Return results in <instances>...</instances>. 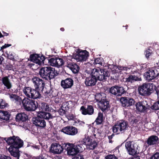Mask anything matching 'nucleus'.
Here are the masks:
<instances>
[{"mask_svg":"<svg viewBox=\"0 0 159 159\" xmlns=\"http://www.w3.org/2000/svg\"><path fill=\"white\" fill-rule=\"evenodd\" d=\"M159 139L156 135H152L149 137L145 141L148 146L155 145L158 143Z\"/></svg>","mask_w":159,"mask_h":159,"instance_id":"412c9836","label":"nucleus"},{"mask_svg":"<svg viewBox=\"0 0 159 159\" xmlns=\"http://www.w3.org/2000/svg\"><path fill=\"white\" fill-rule=\"evenodd\" d=\"M136 110L141 112H144L147 109H149L150 107L146 101L139 102L135 104Z\"/></svg>","mask_w":159,"mask_h":159,"instance_id":"2eb2a0df","label":"nucleus"},{"mask_svg":"<svg viewBox=\"0 0 159 159\" xmlns=\"http://www.w3.org/2000/svg\"><path fill=\"white\" fill-rule=\"evenodd\" d=\"M131 74H133L134 82L140 81L142 80L141 77V75L138 72V70H134L132 69L131 71Z\"/></svg>","mask_w":159,"mask_h":159,"instance_id":"bb28decb","label":"nucleus"},{"mask_svg":"<svg viewBox=\"0 0 159 159\" xmlns=\"http://www.w3.org/2000/svg\"><path fill=\"white\" fill-rule=\"evenodd\" d=\"M153 72H154V71H153L152 69L149 70L148 71L146 72L144 74V78L146 80L148 81L154 79L156 78V77Z\"/></svg>","mask_w":159,"mask_h":159,"instance_id":"393cba45","label":"nucleus"},{"mask_svg":"<svg viewBox=\"0 0 159 159\" xmlns=\"http://www.w3.org/2000/svg\"><path fill=\"white\" fill-rule=\"evenodd\" d=\"M3 59L4 58L2 56H0V64L2 63V61Z\"/></svg>","mask_w":159,"mask_h":159,"instance_id":"e2e57ef3","label":"nucleus"},{"mask_svg":"<svg viewBox=\"0 0 159 159\" xmlns=\"http://www.w3.org/2000/svg\"><path fill=\"white\" fill-rule=\"evenodd\" d=\"M44 93H47V94H49V93H50V92L48 93L47 92L44 91Z\"/></svg>","mask_w":159,"mask_h":159,"instance_id":"774afa93","label":"nucleus"},{"mask_svg":"<svg viewBox=\"0 0 159 159\" xmlns=\"http://www.w3.org/2000/svg\"><path fill=\"white\" fill-rule=\"evenodd\" d=\"M61 131L64 134L70 136L76 135L78 133V129L76 128L69 125L63 127Z\"/></svg>","mask_w":159,"mask_h":159,"instance_id":"4468645a","label":"nucleus"},{"mask_svg":"<svg viewBox=\"0 0 159 159\" xmlns=\"http://www.w3.org/2000/svg\"><path fill=\"white\" fill-rule=\"evenodd\" d=\"M30 58L31 61L39 65H41L40 61L39 60V54L36 53L31 54L30 56Z\"/></svg>","mask_w":159,"mask_h":159,"instance_id":"7c9ffc66","label":"nucleus"},{"mask_svg":"<svg viewBox=\"0 0 159 159\" xmlns=\"http://www.w3.org/2000/svg\"><path fill=\"white\" fill-rule=\"evenodd\" d=\"M96 99L101 103L100 109L102 111H108L110 107L109 101H107L104 93H97Z\"/></svg>","mask_w":159,"mask_h":159,"instance_id":"1a4fd4ad","label":"nucleus"},{"mask_svg":"<svg viewBox=\"0 0 159 159\" xmlns=\"http://www.w3.org/2000/svg\"><path fill=\"white\" fill-rule=\"evenodd\" d=\"M48 57H45L43 55H42L40 57L39 55V60L40 61L41 65L42 63L43 64H46V63H45V61L46 60H47Z\"/></svg>","mask_w":159,"mask_h":159,"instance_id":"a18cd8bd","label":"nucleus"},{"mask_svg":"<svg viewBox=\"0 0 159 159\" xmlns=\"http://www.w3.org/2000/svg\"><path fill=\"white\" fill-rule=\"evenodd\" d=\"M72 104V102L71 101H68L63 103L62 107L64 108H66L68 111L71 107V106L70 104Z\"/></svg>","mask_w":159,"mask_h":159,"instance_id":"e433bc0d","label":"nucleus"},{"mask_svg":"<svg viewBox=\"0 0 159 159\" xmlns=\"http://www.w3.org/2000/svg\"><path fill=\"white\" fill-rule=\"evenodd\" d=\"M55 117L49 112L37 113V116L33 118V124L41 128H44L46 126V122L44 119L49 120Z\"/></svg>","mask_w":159,"mask_h":159,"instance_id":"7ed1b4c3","label":"nucleus"},{"mask_svg":"<svg viewBox=\"0 0 159 159\" xmlns=\"http://www.w3.org/2000/svg\"><path fill=\"white\" fill-rule=\"evenodd\" d=\"M60 30L62 31H64L65 30V29L64 28H61Z\"/></svg>","mask_w":159,"mask_h":159,"instance_id":"69168bd1","label":"nucleus"},{"mask_svg":"<svg viewBox=\"0 0 159 159\" xmlns=\"http://www.w3.org/2000/svg\"><path fill=\"white\" fill-rule=\"evenodd\" d=\"M8 77L9 76H5L2 77L1 80L2 83L5 87V88L7 89H10L12 87V84Z\"/></svg>","mask_w":159,"mask_h":159,"instance_id":"b1692460","label":"nucleus"},{"mask_svg":"<svg viewBox=\"0 0 159 159\" xmlns=\"http://www.w3.org/2000/svg\"><path fill=\"white\" fill-rule=\"evenodd\" d=\"M48 122L49 123V125L50 127H53V124L52 121L49 120Z\"/></svg>","mask_w":159,"mask_h":159,"instance_id":"680f3d73","label":"nucleus"},{"mask_svg":"<svg viewBox=\"0 0 159 159\" xmlns=\"http://www.w3.org/2000/svg\"><path fill=\"white\" fill-rule=\"evenodd\" d=\"M103 120V114L101 112H98V116L96 119L95 122L98 125L102 124Z\"/></svg>","mask_w":159,"mask_h":159,"instance_id":"2f4dec72","label":"nucleus"},{"mask_svg":"<svg viewBox=\"0 0 159 159\" xmlns=\"http://www.w3.org/2000/svg\"><path fill=\"white\" fill-rule=\"evenodd\" d=\"M65 147L67 150V155L72 156L75 155L80 152L83 151L85 149V147L80 144V143L76 144L68 143L65 144Z\"/></svg>","mask_w":159,"mask_h":159,"instance_id":"39448f33","label":"nucleus"},{"mask_svg":"<svg viewBox=\"0 0 159 159\" xmlns=\"http://www.w3.org/2000/svg\"><path fill=\"white\" fill-rule=\"evenodd\" d=\"M2 33L3 34V36H7V35H8V33H6L5 32H4V31H2Z\"/></svg>","mask_w":159,"mask_h":159,"instance_id":"0e129e2a","label":"nucleus"},{"mask_svg":"<svg viewBox=\"0 0 159 159\" xmlns=\"http://www.w3.org/2000/svg\"><path fill=\"white\" fill-rule=\"evenodd\" d=\"M41 93H43V91H41L39 89L37 90L36 88L34 89H33L30 98L35 99L41 98L42 97L41 94Z\"/></svg>","mask_w":159,"mask_h":159,"instance_id":"a878e982","label":"nucleus"},{"mask_svg":"<svg viewBox=\"0 0 159 159\" xmlns=\"http://www.w3.org/2000/svg\"><path fill=\"white\" fill-rule=\"evenodd\" d=\"M68 117L70 119H73L74 118V116L73 114H69L67 115Z\"/></svg>","mask_w":159,"mask_h":159,"instance_id":"13d9d810","label":"nucleus"},{"mask_svg":"<svg viewBox=\"0 0 159 159\" xmlns=\"http://www.w3.org/2000/svg\"><path fill=\"white\" fill-rule=\"evenodd\" d=\"M126 82L128 83H132L134 82V80L133 75H130L128 78L125 79Z\"/></svg>","mask_w":159,"mask_h":159,"instance_id":"79ce46f5","label":"nucleus"},{"mask_svg":"<svg viewBox=\"0 0 159 159\" xmlns=\"http://www.w3.org/2000/svg\"><path fill=\"white\" fill-rule=\"evenodd\" d=\"M140 157L139 156L135 155L130 159H140Z\"/></svg>","mask_w":159,"mask_h":159,"instance_id":"bf43d9fd","label":"nucleus"},{"mask_svg":"<svg viewBox=\"0 0 159 159\" xmlns=\"http://www.w3.org/2000/svg\"><path fill=\"white\" fill-rule=\"evenodd\" d=\"M125 147L129 155L133 156L137 154V148L134 145H132L130 142H128L126 143Z\"/></svg>","mask_w":159,"mask_h":159,"instance_id":"a211bd4d","label":"nucleus"},{"mask_svg":"<svg viewBox=\"0 0 159 159\" xmlns=\"http://www.w3.org/2000/svg\"><path fill=\"white\" fill-rule=\"evenodd\" d=\"M63 148L59 144L54 143L51 145L50 151L54 154H60L63 151Z\"/></svg>","mask_w":159,"mask_h":159,"instance_id":"dca6fc26","label":"nucleus"},{"mask_svg":"<svg viewBox=\"0 0 159 159\" xmlns=\"http://www.w3.org/2000/svg\"><path fill=\"white\" fill-rule=\"evenodd\" d=\"M57 60L56 67H59L64 65V62L62 59L60 58H57Z\"/></svg>","mask_w":159,"mask_h":159,"instance_id":"4c0bfd02","label":"nucleus"},{"mask_svg":"<svg viewBox=\"0 0 159 159\" xmlns=\"http://www.w3.org/2000/svg\"><path fill=\"white\" fill-rule=\"evenodd\" d=\"M120 69L121 70H124L127 71L128 69L129 70V68L127 67H120Z\"/></svg>","mask_w":159,"mask_h":159,"instance_id":"4d7b16f0","label":"nucleus"},{"mask_svg":"<svg viewBox=\"0 0 159 159\" xmlns=\"http://www.w3.org/2000/svg\"><path fill=\"white\" fill-rule=\"evenodd\" d=\"M151 48H149L144 53L145 56L148 59L149 58V56L153 53V52Z\"/></svg>","mask_w":159,"mask_h":159,"instance_id":"ea45409f","label":"nucleus"},{"mask_svg":"<svg viewBox=\"0 0 159 159\" xmlns=\"http://www.w3.org/2000/svg\"><path fill=\"white\" fill-rule=\"evenodd\" d=\"M74 84V81L71 78H67L65 80H62L61 81V86L64 89L70 88Z\"/></svg>","mask_w":159,"mask_h":159,"instance_id":"6ab92c4d","label":"nucleus"},{"mask_svg":"<svg viewBox=\"0 0 159 159\" xmlns=\"http://www.w3.org/2000/svg\"><path fill=\"white\" fill-rule=\"evenodd\" d=\"M80 111L82 114L84 115H91L94 113V108L91 105H88L87 108L83 106L81 107Z\"/></svg>","mask_w":159,"mask_h":159,"instance_id":"f3484780","label":"nucleus"},{"mask_svg":"<svg viewBox=\"0 0 159 159\" xmlns=\"http://www.w3.org/2000/svg\"><path fill=\"white\" fill-rule=\"evenodd\" d=\"M67 111V110L66 108H64L62 107V105L61 106V107L58 110V112L59 114L61 116H63V115L66 114V112Z\"/></svg>","mask_w":159,"mask_h":159,"instance_id":"37998d69","label":"nucleus"},{"mask_svg":"<svg viewBox=\"0 0 159 159\" xmlns=\"http://www.w3.org/2000/svg\"><path fill=\"white\" fill-rule=\"evenodd\" d=\"M153 110L156 111L159 110V100L155 102L150 107Z\"/></svg>","mask_w":159,"mask_h":159,"instance_id":"58836bf2","label":"nucleus"},{"mask_svg":"<svg viewBox=\"0 0 159 159\" xmlns=\"http://www.w3.org/2000/svg\"><path fill=\"white\" fill-rule=\"evenodd\" d=\"M67 66L75 74L79 72L80 67L76 63L70 62L67 64Z\"/></svg>","mask_w":159,"mask_h":159,"instance_id":"5701e85b","label":"nucleus"},{"mask_svg":"<svg viewBox=\"0 0 159 159\" xmlns=\"http://www.w3.org/2000/svg\"><path fill=\"white\" fill-rule=\"evenodd\" d=\"M4 139L8 145H10L8 149L11 156L19 159L20 156L19 148L23 145L24 142L18 136L13 135L12 137L5 138Z\"/></svg>","mask_w":159,"mask_h":159,"instance_id":"f03ea898","label":"nucleus"},{"mask_svg":"<svg viewBox=\"0 0 159 159\" xmlns=\"http://www.w3.org/2000/svg\"><path fill=\"white\" fill-rule=\"evenodd\" d=\"M7 57L9 59L12 61L15 60L14 56L12 52H9V53L7 54Z\"/></svg>","mask_w":159,"mask_h":159,"instance_id":"09e8293b","label":"nucleus"},{"mask_svg":"<svg viewBox=\"0 0 159 159\" xmlns=\"http://www.w3.org/2000/svg\"><path fill=\"white\" fill-rule=\"evenodd\" d=\"M106 159H118L114 154H109L105 157Z\"/></svg>","mask_w":159,"mask_h":159,"instance_id":"8fccbe9b","label":"nucleus"},{"mask_svg":"<svg viewBox=\"0 0 159 159\" xmlns=\"http://www.w3.org/2000/svg\"><path fill=\"white\" fill-rule=\"evenodd\" d=\"M72 56L77 61H84L89 56V53L86 50H82L78 49L76 54H73Z\"/></svg>","mask_w":159,"mask_h":159,"instance_id":"9d476101","label":"nucleus"},{"mask_svg":"<svg viewBox=\"0 0 159 159\" xmlns=\"http://www.w3.org/2000/svg\"><path fill=\"white\" fill-rule=\"evenodd\" d=\"M9 96L11 101L17 103L18 102L20 104H21L22 100L19 96L16 94H10Z\"/></svg>","mask_w":159,"mask_h":159,"instance_id":"cd10ccee","label":"nucleus"},{"mask_svg":"<svg viewBox=\"0 0 159 159\" xmlns=\"http://www.w3.org/2000/svg\"><path fill=\"white\" fill-rule=\"evenodd\" d=\"M103 59L101 58L98 57L95 59L93 64H99L102 65Z\"/></svg>","mask_w":159,"mask_h":159,"instance_id":"c03bdc74","label":"nucleus"},{"mask_svg":"<svg viewBox=\"0 0 159 159\" xmlns=\"http://www.w3.org/2000/svg\"><path fill=\"white\" fill-rule=\"evenodd\" d=\"M16 120L19 123L26 121L28 119V117L24 113H18L16 116Z\"/></svg>","mask_w":159,"mask_h":159,"instance_id":"4be33fe9","label":"nucleus"},{"mask_svg":"<svg viewBox=\"0 0 159 159\" xmlns=\"http://www.w3.org/2000/svg\"><path fill=\"white\" fill-rule=\"evenodd\" d=\"M150 159H159V152H157L153 154L151 157Z\"/></svg>","mask_w":159,"mask_h":159,"instance_id":"de8ad7c7","label":"nucleus"},{"mask_svg":"<svg viewBox=\"0 0 159 159\" xmlns=\"http://www.w3.org/2000/svg\"><path fill=\"white\" fill-rule=\"evenodd\" d=\"M154 84L152 83H144L139 87V93L143 96H149L154 92Z\"/></svg>","mask_w":159,"mask_h":159,"instance_id":"423d86ee","label":"nucleus"},{"mask_svg":"<svg viewBox=\"0 0 159 159\" xmlns=\"http://www.w3.org/2000/svg\"><path fill=\"white\" fill-rule=\"evenodd\" d=\"M11 44H5L1 48V50L2 49H3L7 47H8L10 46H11Z\"/></svg>","mask_w":159,"mask_h":159,"instance_id":"6e6d98bb","label":"nucleus"},{"mask_svg":"<svg viewBox=\"0 0 159 159\" xmlns=\"http://www.w3.org/2000/svg\"><path fill=\"white\" fill-rule=\"evenodd\" d=\"M39 74L42 78L47 80H50L55 78L59 73L54 68L51 66H46L40 68Z\"/></svg>","mask_w":159,"mask_h":159,"instance_id":"20e7f679","label":"nucleus"},{"mask_svg":"<svg viewBox=\"0 0 159 159\" xmlns=\"http://www.w3.org/2000/svg\"><path fill=\"white\" fill-rule=\"evenodd\" d=\"M154 90H155L157 98L159 99V85L156 87L154 85Z\"/></svg>","mask_w":159,"mask_h":159,"instance_id":"3c124183","label":"nucleus"},{"mask_svg":"<svg viewBox=\"0 0 159 159\" xmlns=\"http://www.w3.org/2000/svg\"><path fill=\"white\" fill-rule=\"evenodd\" d=\"M91 140L92 139L89 137H87V138L85 137L84 138L82 141H79L78 143H80V144H82L83 146L84 147V146L88 147V145L89 143H89Z\"/></svg>","mask_w":159,"mask_h":159,"instance_id":"72a5a7b5","label":"nucleus"},{"mask_svg":"<svg viewBox=\"0 0 159 159\" xmlns=\"http://www.w3.org/2000/svg\"><path fill=\"white\" fill-rule=\"evenodd\" d=\"M35 88L37 90L39 89L41 91H43L45 87L44 82L39 77H34L31 80Z\"/></svg>","mask_w":159,"mask_h":159,"instance_id":"ddd939ff","label":"nucleus"},{"mask_svg":"<svg viewBox=\"0 0 159 159\" xmlns=\"http://www.w3.org/2000/svg\"><path fill=\"white\" fill-rule=\"evenodd\" d=\"M110 75L109 71L106 69H93L90 75L86 78L85 84L87 86H93L96 85L98 80H106Z\"/></svg>","mask_w":159,"mask_h":159,"instance_id":"f257e3e1","label":"nucleus"},{"mask_svg":"<svg viewBox=\"0 0 159 159\" xmlns=\"http://www.w3.org/2000/svg\"><path fill=\"white\" fill-rule=\"evenodd\" d=\"M129 127L127 121L125 120H120L117 121L113 127V131L117 134L124 133Z\"/></svg>","mask_w":159,"mask_h":159,"instance_id":"6e6552de","label":"nucleus"},{"mask_svg":"<svg viewBox=\"0 0 159 159\" xmlns=\"http://www.w3.org/2000/svg\"><path fill=\"white\" fill-rule=\"evenodd\" d=\"M0 159H11L10 157L5 155L1 156L0 157Z\"/></svg>","mask_w":159,"mask_h":159,"instance_id":"5fc2aeb1","label":"nucleus"},{"mask_svg":"<svg viewBox=\"0 0 159 159\" xmlns=\"http://www.w3.org/2000/svg\"><path fill=\"white\" fill-rule=\"evenodd\" d=\"M10 114L6 111L0 110V119L3 120H9Z\"/></svg>","mask_w":159,"mask_h":159,"instance_id":"c756f323","label":"nucleus"},{"mask_svg":"<svg viewBox=\"0 0 159 159\" xmlns=\"http://www.w3.org/2000/svg\"><path fill=\"white\" fill-rule=\"evenodd\" d=\"M72 159H84V156L81 154L75 155Z\"/></svg>","mask_w":159,"mask_h":159,"instance_id":"603ef678","label":"nucleus"},{"mask_svg":"<svg viewBox=\"0 0 159 159\" xmlns=\"http://www.w3.org/2000/svg\"><path fill=\"white\" fill-rule=\"evenodd\" d=\"M89 143L87 147L89 148L90 149L93 150L97 146V144L96 142L94 140H93L92 139Z\"/></svg>","mask_w":159,"mask_h":159,"instance_id":"c9c22d12","label":"nucleus"},{"mask_svg":"<svg viewBox=\"0 0 159 159\" xmlns=\"http://www.w3.org/2000/svg\"><path fill=\"white\" fill-rule=\"evenodd\" d=\"M3 37V35L1 32H0V38H1L2 37Z\"/></svg>","mask_w":159,"mask_h":159,"instance_id":"338daca9","label":"nucleus"},{"mask_svg":"<svg viewBox=\"0 0 159 159\" xmlns=\"http://www.w3.org/2000/svg\"><path fill=\"white\" fill-rule=\"evenodd\" d=\"M38 108H39V111L37 113L47 112L46 111H51V107H50L47 103L43 102L40 103L39 105L38 104Z\"/></svg>","mask_w":159,"mask_h":159,"instance_id":"aec40b11","label":"nucleus"},{"mask_svg":"<svg viewBox=\"0 0 159 159\" xmlns=\"http://www.w3.org/2000/svg\"><path fill=\"white\" fill-rule=\"evenodd\" d=\"M99 156L97 154L93 156V158L92 159H99Z\"/></svg>","mask_w":159,"mask_h":159,"instance_id":"052dcab7","label":"nucleus"},{"mask_svg":"<svg viewBox=\"0 0 159 159\" xmlns=\"http://www.w3.org/2000/svg\"><path fill=\"white\" fill-rule=\"evenodd\" d=\"M109 93L116 97H119L125 93V91L123 87L115 85L110 89Z\"/></svg>","mask_w":159,"mask_h":159,"instance_id":"9b49d317","label":"nucleus"},{"mask_svg":"<svg viewBox=\"0 0 159 159\" xmlns=\"http://www.w3.org/2000/svg\"><path fill=\"white\" fill-rule=\"evenodd\" d=\"M24 108L27 111H34L38 108V102L34 100L25 98L22 101Z\"/></svg>","mask_w":159,"mask_h":159,"instance_id":"0eeeda50","label":"nucleus"},{"mask_svg":"<svg viewBox=\"0 0 159 159\" xmlns=\"http://www.w3.org/2000/svg\"><path fill=\"white\" fill-rule=\"evenodd\" d=\"M131 122L134 125H136V126H138L142 124L141 117L138 116L136 117H133L131 121Z\"/></svg>","mask_w":159,"mask_h":159,"instance_id":"c85d7f7f","label":"nucleus"},{"mask_svg":"<svg viewBox=\"0 0 159 159\" xmlns=\"http://www.w3.org/2000/svg\"><path fill=\"white\" fill-rule=\"evenodd\" d=\"M151 69L153 71H154L153 73L156 78L159 75V67H155Z\"/></svg>","mask_w":159,"mask_h":159,"instance_id":"49530a36","label":"nucleus"},{"mask_svg":"<svg viewBox=\"0 0 159 159\" xmlns=\"http://www.w3.org/2000/svg\"><path fill=\"white\" fill-rule=\"evenodd\" d=\"M120 101L122 106L125 108L133 106L135 102L133 98L126 97H121Z\"/></svg>","mask_w":159,"mask_h":159,"instance_id":"f8f14e48","label":"nucleus"},{"mask_svg":"<svg viewBox=\"0 0 159 159\" xmlns=\"http://www.w3.org/2000/svg\"><path fill=\"white\" fill-rule=\"evenodd\" d=\"M32 89L29 87H25L23 89V93L27 98H30V95L32 93Z\"/></svg>","mask_w":159,"mask_h":159,"instance_id":"473e14b6","label":"nucleus"},{"mask_svg":"<svg viewBox=\"0 0 159 159\" xmlns=\"http://www.w3.org/2000/svg\"><path fill=\"white\" fill-rule=\"evenodd\" d=\"M57 58V57H54L51 58L48 57L47 59L48 63L50 66H56Z\"/></svg>","mask_w":159,"mask_h":159,"instance_id":"f704fd0d","label":"nucleus"},{"mask_svg":"<svg viewBox=\"0 0 159 159\" xmlns=\"http://www.w3.org/2000/svg\"><path fill=\"white\" fill-rule=\"evenodd\" d=\"M114 135L115 134L113 133L111 135L108 136V138L109 139V143H112L113 141L112 140V139Z\"/></svg>","mask_w":159,"mask_h":159,"instance_id":"864d4df0","label":"nucleus"},{"mask_svg":"<svg viewBox=\"0 0 159 159\" xmlns=\"http://www.w3.org/2000/svg\"><path fill=\"white\" fill-rule=\"evenodd\" d=\"M0 108L3 109L7 106V103L6 102L5 100L2 99H0Z\"/></svg>","mask_w":159,"mask_h":159,"instance_id":"a19ab883","label":"nucleus"}]
</instances>
